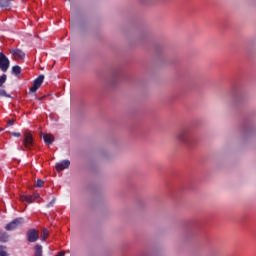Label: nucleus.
Wrapping results in <instances>:
<instances>
[{
	"label": "nucleus",
	"mask_w": 256,
	"mask_h": 256,
	"mask_svg": "<svg viewBox=\"0 0 256 256\" xmlns=\"http://www.w3.org/2000/svg\"><path fill=\"white\" fill-rule=\"evenodd\" d=\"M0 256H9V253H7V251L4 249H0Z\"/></svg>",
	"instance_id": "obj_20"
},
{
	"label": "nucleus",
	"mask_w": 256,
	"mask_h": 256,
	"mask_svg": "<svg viewBox=\"0 0 256 256\" xmlns=\"http://www.w3.org/2000/svg\"><path fill=\"white\" fill-rule=\"evenodd\" d=\"M47 237H49V231H48V229H43V232L41 235L42 241H45L47 239Z\"/></svg>",
	"instance_id": "obj_15"
},
{
	"label": "nucleus",
	"mask_w": 256,
	"mask_h": 256,
	"mask_svg": "<svg viewBox=\"0 0 256 256\" xmlns=\"http://www.w3.org/2000/svg\"><path fill=\"white\" fill-rule=\"evenodd\" d=\"M176 139L187 147H193L195 142V137H193V134L189 129H182L179 131V133L176 135Z\"/></svg>",
	"instance_id": "obj_1"
},
{
	"label": "nucleus",
	"mask_w": 256,
	"mask_h": 256,
	"mask_svg": "<svg viewBox=\"0 0 256 256\" xmlns=\"http://www.w3.org/2000/svg\"><path fill=\"white\" fill-rule=\"evenodd\" d=\"M23 143L27 149H31L33 146V135L31 133H25Z\"/></svg>",
	"instance_id": "obj_7"
},
{
	"label": "nucleus",
	"mask_w": 256,
	"mask_h": 256,
	"mask_svg": "<svg viewBox=\"0 0 256 256\" xmlns=\"http://www.w3.org/2000/svg\"><path fill=\"white\" fill-rule=\"evenodd\" d=\"M21 71H22V69H21V67L19 65H14L12 67V73L14 75H21Z\"/></svg>",
	"instance_id": "obj_14"
},
{
	"label": "nucleus",
	"mask_w": 256,
	"mask_h": 256,
	"mask_svg": "<svg viewBox=\"0 0 256 256\" xmlns=\"http://www.w3.org/2000/svg\"><path fill=\"white\" fill-rule=\"evenodd\" d=\"M70 165H71V161L69 159H64L63 161L56 163V170L63 171L64 169H68Z\"/></svg>",
	"instance_id": "obj_6"
},
{
	"label": "nucleus",
	"mask_w": 256,
	"mask_h": 256,
	"mask_svg": "<svg viewBox=\"0 0 256 256\" xmlns=\"http://www.w3.org/2000/svg\"><path fill=\"white\" fill-rule=\"evenodd\" d=\"M9 67H10L9 58L7 57V55H5V53L1 52L0 53V69H1V71H3L4 74H6V71H8Z\"/></svg>",
	"instance_id": "obj_3"
},
{
	"label": "nucleus",
	"mask_w": 256,
	"mask_h": 256,
	"mask_svg": "<svg viewBox=\"0 0 256 256\" xmlns=\"http://www.w3.org/2000/svg\"><path fill=\"white\" fill-rule=\"evenodd\" d=\"M0 241H9V233H7V231H0Z\"/></svg>",
	"instance_id": "obj_11"
},
{
	"label": "nucleus",
	"mask_w": 256,
	"mask_h": 256,
	"mask_svg": "<svg viewBox=\"0 0 256 256\" xmlns=\"http://www.w3.org/2000/svg\"><path fill=\"white\" fill-rule=\"evenodd\" d=\"M43 140L45 141V143L47 145H52V143H54V141H55V137L51 133H45L43 135Z\"/></svg>",
	"instance_id": "obj_9"
},
{
	"label": "nucleus",
	"mask_w": 256,
	"mask_h": 256,
	"mask_svg": "<svg viewBox=\"0 0 256 256\" xmlns=\"http://www.w3.org/2000/svg\"><path fill=\"white\" fill-rule=\"evenodd\" d=\"M56 256H65L64 251H60Z\"/></svg>",
	"instance_id": "obj_22"
},
{
	"label": "nucleus",
	"mask_w": 256,
	"mask_h": 256,
	"mask_svg": "<svg viewBox=\"0 0 256 256\" xmlns=\"http://www.w3.org/2000/svg\"><path fill=\"white\" fill-rule=\"evenodd\" d=\"M38 197H40L39 193H35V195H21L20 199L21 201H27V203H33Z\"/></svg>",
	"instance_id": "obj_8"
},
{
	"label": "nucleus",
	"mask_w": 256,
	"mask_h": 256,
	"mask_svg": "<svg viewBox=\"0 0 256 256\" xmlns=\"http://www.w3.org/2000/svg\"><path fill=\"white\" fill-rule=\"evenodd\" d=\"M23 223H25L24 217H16V219H13L12 221H10V223H7L5 229H7V231L17 229V227H21Z\"/></svg>",
	"instance_id": "obj_2"
},
{
	"label": "nucleus",
	"mask_w": 256,
	"mask_h": 256,
	"mask_svg": "<svg viewBox=\"0 0 256 256\" xmlns=\"http://www.w3.org/2000/svg\"><path fill=\"white\" fill-rule=\"evenodd\" d=\"M11 53L16 59H23L25 57V53L21 49H12Z\"/></svg>",
	"instance_id": "obj_10"
},
{
	"label": "nucleus",
	"mask_w": 256,
	"mask_h": 256,
	"mask_svg": "<svg viewBox=\"0 0 256 256\" xmlns=\"http://www.w3.org/2000/svg\"><path fill=\"white\" fill-rule=\"evenodd\" d=\"M12 0H0V7L7 9L11 6Z\"/></svg>",
	"instance_id": "obj_13"
},
{
	"label": "nucleus",
	"mask_w": 256,
	"mask_h": 256,
	"mask_svg": "<svg viewBox=\"0 0 256 256\" xmlns=\"http://www.w3.org/2000/svg\"><path fill=\"white\" fill-rule=\"evenodd\" d=\"M45 77L44 75H39L36 79H34L33 86L30 87V93H36L38 89H40Z\"/></svg>",
	"instance_id": "obj_4"
},
{
	"label": "nucleus",
	"mask_w": 256,
	"mask_h": 256,
	"mask_svg": "<svg viewBox=\"0 0 256 256\" xmlns=\"http://www.w3.org/2000/svg\"><path fill=\"white\" fill-rule=\"evenodd\" d=\"M7 81V75L3 73V75L0 76V87L4 85V83Z\"/></svg>",
	"instance_id": "obj_16"
},
{
	"label": "nucleus",
	"mask_w": 256,
	"mask_h": 256,
	"mask_svg": "<svg viewBox=\"0 0 256 256\" xmlns=\"http://www.w3.org/2000/svg\"><path fill=\"white\" fill-rule=\"evenodd\" d=\"M44 183L43 179H37L36 185L37 187H43Z\"/></svg>",
	"instance_id": "obj_18"
},
{
	"label": "nucleus",
	"mask_w": 256,
	"mask_h": 256,
	"mask_svg": "<svg viewBox=\"0 0 256 256\" xmlns=\"http://www.w3.org/2000/svg\"><path fill=\"white\" fill-rule=\"evenodd\" d=\"M35 255L43 256V247L40 244L35 245Z\"/></svg>",
	"instance_id": "obj_12"
},
{
	"label": "nucleus",
	"mask_w": 256,
	"mask_h": 256,
	"mask_svg": "<svg viewBox=\"0 0 256 256\" xmlns=\"http://www.w3.org/2000/svg\"><path fill=\"white\" fill-rule=\"evenodd\" d=\"M12 135H14V137H21V133H12Z\"/></svg>",
	"instance_id": "obj_23"
},
{
	"label": "nucleus",
	"mask_w": 256,
	"mask_h": 256,
	"mask_svg": "<svg viewBox=\"0 0 256 256\" xmlns=\"http://www.w3.org/2000/svg\"><path fill=\"white\" fill-rule=\"evenodd\" d=\"M55 200H56L55 197H53V199H51V201H49V203H47V207H53Z\"/></svg>",
	"instance_id": "obj_19"
},
{
	"label": "nucleus",
	"mask_w": 256,
	"mask_h": 256,
	"mask_svg": "<svg viewBox=\"0 0 256 256\" xmlns=\"http://www.w3.org/2000/svg\"><path fill=\"white\" fill-rule=\"evenodd\" d=\"M0 96L1 97H11V95H8L7 91H5V89H0Z\"/></svg>",
	"instance_id": "obj_17"
},
{
	"label": "nucleus",
	"mask_w": 256,
	"mask_h": 256,
	"mask_svg": "<svg viewBox=\"0 0 256 256\" xmlns=\"http://www.w3.org/2000/svg\"><path fill=\"white\" fill-rule=\"evenodd\" d=\"M14 123H15L14 119H10V120L8 121V125H14Z\"/></svg>",
	"instance_id": "obj_21"
},
{
	"label": "nucleus",
	"mask_w": 256,
	"mask_h": 256,
	"mask_svg": "<svg viewBox=\"0 0 256 256\" xmlns=\"http://www.w3.org/2000/svg\"><path fill=\"white\" fill-rule=\"evenodd\" d=\"M27 239L30 242L38 241L39 231H37V229H29V231H27Z\"/></svg>",
	"instance_id": "obj_5"
}]
</instances>
